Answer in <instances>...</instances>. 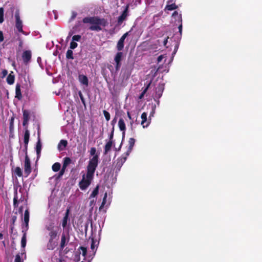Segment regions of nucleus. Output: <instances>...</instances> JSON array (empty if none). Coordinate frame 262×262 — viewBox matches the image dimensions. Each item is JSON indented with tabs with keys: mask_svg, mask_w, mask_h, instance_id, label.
I'll list each match as a JSON object with an SVG mask.
<instances>
[{
	"mask_svg": "<svg viewBox=\"0 0 262 262\" xmlns=\"http://www.w3.org/2000/svg\"><path fill=\"white\" fill-rule=\"evenodd\" d=\"M113 141H108L104 146L103 154L104 155H107V153L111 150V148L113 145Z\"/></svg>",
	"mask_w": 262,
	"mask_h": 262,
	"instance_id": "dca6fc26",
	"label": "nucleus"
},
{
	"mask_svg": "<svg viewBox=\"0 0 262 262\" xmlns=\"http://www.w3.org/2000/svg\"><path fill=\"white\" fill-rule=\"evenodd\" d=\"M135 143V139L133 138H129L128 140V147L126 151V156H129Z\"/></svg>",
	"mask_w": 262,
	"mask_h": 262,
	"instance_id": "f8f14e48",
	"label": "nucleus"
},
{
	"mask_svg": "<svg viewBox=\"0 0 262 262\" xmlns=\"http://www.w3.org/2000/svg\"><path fill=\"white\" fill-rule=\"evenodd\" d=\"M123 164L121 163V162H120L118 160H117V164L116 165H117V166L118 167H121L122 166Z\"/></svg>",
	"mask_w": 262,
	"mask_h": 262,
	"instance_id": "bf43d9fd",
	"label": "nucleus"
},
{
	"mask_svg": "<svg viewBox=\"0 0 262 262\" xmlns=\"http://www.w3.org/2000/svg\"><path fill=\"white\" fill-rule=\"evenodd\" d=\"M30 138V132L27 129V126L26 127V129L24 134V142L25 144H28Z\"/></svg>",
	"mask_w": 262,
	"mask_h": 262,
	"instance_id": "aec40b11",
	"label": "nucleus"
},
{
	"mask_svg": "<svg viewBox=\"0 0 262 262\" xmlns=\"http://www.w3.org/2000/svg\"><path fill=\"white\" fill-rule=\"evenodd\" d=\"M4 39L3 33L2 31H0V42H2Z\"/></svg>",
	"mask_w": 262,
	"mask_h": 262,
	"instance_id": "6e6d98bb",
	"label": "nucleus"
},
{
	"mask_svg": "<svg viewBox=\"0 0 262 262\" xmlns=\"http://www.w3.org/2000/svg\"><path fill=\"white\" fill-rule=\"evenodd\" d=\"M82 22L84 24H91L92 25L89 27L91 31H99L102 30L100 26L106 27L108 25L106 19L100 18L98 16L85 17L83 18Z\"/></svg>",
	"mask_w": 262,
	"mask_h": 262,
	"instance_id": "f03ea898",
	"label": "nucleus"
},
{
	"mask_svg": "<svg viewBox=\"0 0 262 262\" xmlns=\"http://www.w3.org/2000/svg\"><path fill=\"white\" fill-rule=\"evenodd\" d=\"M78 94H79V97L81 100L82 103L84 105H85V99L83 97V96L82 93L80 91V92H79Z\"/></svg>",
	"mask_w": 262,
	"mask_h": 262,
	"instance_id": "37998d69",
	"label": "nucleus"
},
{
	"mask_svg": "<svg viewBox=\"0 0 262 262\" xmlns=\"http://www.w3.org/2000/svg\"><path fill=\"white\" fill-rule=\"evenodd\" d=\"M66 236L64 233H62L61 238L60 248L63 249L66 246Z\"/></svg>",
	"mask_w": 262,
	"mask_h": 262,
	"instance_id": "b1692460",
	"label": "nucleus"
},
{
	"mask_svg": "<svg viewBox=\"0 0 262 262\" xmlns=\"http://www.w3.org/2000/svg\"><path fill=\"white\" fill-rule=\"evenodd\" d=\"M2 77L3 78L7 75L8 71H7V70L4 69L2 71Z\"/></svg>",
	"mask_w": 262,
	"mask_h": 262,
	"instance_id": "5fc2aeb1",
	"label": "nucleus"
},
{
	"mask_svg": "<svg viewBox=\"0 0 262 262\" xmlns=\"http://www.w3.org/2000/svg\"><path fill=\"white\" fill-rule=\"evenodd\" d=\"M133 30V28H132L130 29V30L128 32H127L126 33H125L120 38V39L123 40H125V38L129 35V33L132 31V30Z\"/></svg>",
	"mask_w": 262,
	"mask_h": 262,
	"instance_id": "a19ab883",
	"label": "nucleus"
},
{
	"mask_svg": "<svg viewBox=\"0 0 262 262\" xmlns=\"http://www.w3.org/2000/svg\"><path fill=\"white\" fill-rule=\"evenodd\" d=\"M78 80L79 82L82 84L86 86L89 85V80L88 77L84 75H79Z\"/></svg>",
	"mask_w": 262,
	"mask_h": 262,
	"instance_id": "ddd939ff",
	"label": "nucleus"
},
{
	"mask_svg": "<svg viewBox=\"0 0 262 262\" xmlns=\"http://www.w3.org/2000/svg\"><path fill=\"white\" fill-rule=\"evenodd\" d=\"M47 229L50 232L55 230L54 226L53 225H50L49 226L47 227Z\"/></svg>",
	"mask_w": 262,
	"mask_h": 262,
	"instance_id": "8fccbe9b",
	"label": "nucleus"
},
{
	"mask_svg": "<svg viewBox=\"0 0 262 262\" xmlns=\"http://www.w3.org/2000/svg\"><path fill=\"white\" fill-rule=\"evenodd\" d=\"M163 58V56L162 55H160L158 58H157V61L158 62H160L162 61V59Z\"/></svg>",
	"mask_w": 262,
	"mask_h": 262,
	"instance_id": "13d9d810",
	"label": "nucleus"
},
{
	"mask_svg": "<svg viewBox=\"0 0 262 262\" xmlns=\"http://www.w3.org/2000/svg\"><path fill=\"white\" fill-rule=\"evenodd\" d=\"M118 126L120 130L122 131L123 138L125 136V130L126 129V126L124 120L122 118H120L118 121Z\"/></svg>",
	"mask_w": 262,
	"mask_h": 262,
	"instance_id": "9b49d317",
	"label": "nucleus"
},
{
	"mask_svg": "<svg viewBox=\"0 0 262 262\" xmlns=\"http://www.w3.org/2000/svg\"><path fill=\"white\" fill-rule=\"evenodd\" d=\"M68 145V141L66 140L60 141L58 145V149L59 151H62L65 149Z\"/></svg>",
	"mask_w": 262,
	"mask_h": 262,
	"instance_id": "f3484780",
	"label": "nucleus"
},
{
	"mask_svg": "<svg viewBox=\"0 0 262 262\" xmlns=\"http://www.w3.org/2000/svg\"><path fill=\"white\" fill-rule=\"evenodd\" d=\"M133 30V28H132L130 29V30L128 32H127L126 33H125L120 38V39L123 40H125V38L129 35V33L132 31V30Z\"/></svg>",
	"mask_w": 262,
	"mask_h": 262,
	"instance_id": "79ce46f5",
	"label": "nucleus"
},
{
	"mask_svg": "<svg viewBox=\"0 0 262 262\" xmlns=\"http://www.w3.org/2000/svg\"><path fill=\"white\" fill-rule=\"evenodd\" d=\"M4 9L3 7L0 8V24L4 21Z\"/></svg>",
	"mask_w": 262,
	"mask_h": 262,
	"instance_id": "473e14b6",
	"label": "nucleus"
},
{
	"mask_svg": "<svg viewBox=\"0 0 262 262\" xmlns=\"http://www.w3.org/2000/svg\"><path fill=\"white\" fill-rule=\"evenodd\" d=\"M14 262H23L21 260V257L19 254L16 255Z\"/></svg>",
	"mask_w": 262,
	"mask_h": 262,
	"instance_id": "09e8293b",
	"label": "nucleus"
},
{
	"mask_svg": "<svg viewBox=\"0 0 262 262\" xmlns=\"http://www.w3.org/2000/svg\"><path fill=\"white\" fill-rule=\"evenodd\" d=\"M27 150H28V144H25L24 148L23 149V151L25 153V156H28Z\"/></svg>",
	"mask_w": 262,
	"mask_h": 262,
	"instance_id": "603ef678",
	"label": "nucleus"
},
{
	"mask_svg": "<svg viewBox=\"0 0 262 262\" xmlns=\"http://www.w3.org/2000/svg\"><path fill=\"white\" fill-rule=\"evenodd\" d=\"M17 40L18 41V48H19V50H20L23 48V44H24L23 40L19 37L17 38Z\"/></svg>",
	"mask_w": 262,
	"mask_h": 262,
	"instance_id": "f704fd0d",
	"label": "nucleus"
},
{
	"mask_svg": "<svg viewBox=\"0 0 262 262\" xmlns=\"http://www.w3.org/2000/svg\"><path fill=\"white\" fill-rule=\"evenodd\" d=\"M26 234L24 233L21 240V247L24 248L26 246Z\"/></svg>",
	"mask_w": 262,
	"mask_h": 262,
	"instance_id": "7c9ffc66",
	"label": "nucleus"
},
{
	"mask_svg": "<svg viewBox=\"0 0 262 262\" xmlns=\"http://www.w3.org/2000/svg\"><path fill=\"white\" fill-rule=\"evenodd\" d=\"M23 125L24 126H27L28 122L30 119V112L27 110H23Z\"/></svg>",
	"mask_w": 262,
	"mask_h": 262,
	"instance_id": "1a4fd4ad",
	"label": "nucleus"
},
{
	"mask_svg": "<svg viewBox=\"0 0 262 262\" xmlns=\"http://www.w3.org/2000/svg\"><path fill=\"white\" fill-rule=\"evenodd\" d=\"M15 27L18 30L19 32H20L24 34H26L25 32L23 29V21L20 19V15H19V10H16L15 13Z\"/></svg>",
	"mask_w": 262,
	"mask_h": 262,
	"instance_id": "20e7f679",
	"label": "nucleus"
},
{
	"mask_svg": "<svg viewBox=\"0 0 262 262\" xmlns=\"http://www.w3.org/2000/svg\"><path fill=\"white\" fill-rule=\"evenodd\" d=\"M124 46V40L120 38L119 39V40L117 43V46H116V49H117V51H121L123 49Z\"/></svg>",
	"mask_w": 262,
	"mask_h": 262,
	"instance_id": "6ab92c4d",
	"label": "nucleus"
},
{
	"mask_svg": "<svg viewBox=\"0 0 262 262\" xmlns=\"http://www.w3.org/2000/svg\"><path fill=\"white\" fill-rule=\"evenodd\" d=\"M105 203H106V202H102V203L99 207V210H101L103 207V206H104Z\"/></svg>",
	"mask_w": 262,
	"mask_h": 262,
	"instance_id": "69168bd1",
	"label": "nucleus"
},
{
	"mask_svg": "<svg viewBox=\"0 0 262 262\" xmlns=\"http://www.w3.org/2000/svg\"><path fill=\"white\" fill-rule=\"evenodd\" d=\"M71 162V159L69 157H65L63 159V163L62 165V167L63 168H67V166L70 164Z\"/></svg>",
	"mask_w": 262,
	"mask_h": 262,
	"instance_id": "bb28decb",
	"label": "nucleus"
},
{
	"mask_svg": "<svg viewBox=\"0 0 262 262\" xmlns=\"http://www.w3.org/2000/svg\"><path fill=\"white\" fill-rule=\"evenodd\" d=\"M79 248H80V249L81 251V253H82V256L85 257L86 256V253H87L86 248L81 246V247H80Z\"/></svg>",
	"mask_w": 262,
	"mask_h": 262,
	"instance_id": "58836bf2",
	"label": "nucleus"
},
{
	"mask_svg": "<svg viewBox=\"0 0 262 262\" xmlns=\"http://www.w3.org/2000/svg\"><path fill=\"white\" fill-rule=\"evenodd\" d=\"M122 58L123 53L121 51H118L114 57V61L116 63L115 69L116 71H118L121 66V61Z\"/></svg>",
	"mask_w": 262,
	"mask_h": 262,
	"instance_id": "423d86ee",
	"label": "nucleus"
},
{
	"mask_svg": "<svg viewBox=\"0 0 262 262\" xmlns=\"http://www.w3.org/2000/svg\"><path fill=\"white\" fill-rule=\"evenodd\" d=\"M66 168H63V167H62L61 169L60 170L59 172L58 173L56 179H59L64 174L65 172Z\"/></svg>",
	"mask_w": 262,
	"mask_h": 262,
	"instance_id": "e433bc0d",
	"label": "nucleus"
},
{
	"mask_svg": "<svg viewBox=\"0 0 262 262\" xmlns=\"http://www.w3.org/2000/svg\"><path fill=\"white\" fill-rule=\"evenodd\" d=\"M96 241H95L94 238H92V242L91 244V248L92 250H94L95 248V243Z\"/></svg>",
	"mask_w": 262,
	"mask_h": 262,
	"instance_id": "de8ad7c7",
	"label": "nucleus"
},
{
	"mask_svg": "<svg viewBox=\"0 0 262 262\" xmlns=\"http://www.w3.org/2000/svg\"><path fill=\"white\" fill-rule=\"evenodd\" d=\"M114 127L113 126L112 128V130L111 134L109 136V141H113V137H114Z\"/></svg>",
	"mask_w": 262,
	"mask_h": 262,
	"instance_id": "3c124183",
	"label": "nucleus"
},
{
	"mask_svg": "<svg viewBox=\"0 0 262 262\" xmlns=\"http://www.w3.org/2000/svg\"><path fill=\"white\" fill-rule=\"evenodd\" d=\"M13 205L15 208L18 207L17 190H16L15 192V195L13 199Z\"/></svg>",
	"mask_w": 262,
	"mask_h": 262,
	"instance_id": "2f4dec72",
	"label": "nucleus"
},
{
	"mask_svg": "<svg viewBox=\"0 0 262 262\" xmlns=\"http://www.w3.org/2000/svg\"><path fill=\"white\" fill-rule=\"evenodd\" d=\"M22 97L20 85L19 83H17L15 87V98L18 100H21Z\"/></svg>",
	"mask_w": 262,
	"mask_h": 262,
	"instance_id": "2eb2a0df",
	"label": "nucleus"
},
{
	"mask_svg": "<svg viewBox=\"0 0 262 262\" xmlns=\"http://www.w3.org/2000/svg\"><path fill=\"white\" fill-rule=\"evenodd\" d=\"M29 222V212L28 209H26L24 213V222L26 224V226L28 227Z\"/></svg>",
	"mask_w": 262,
	"mask_h": 262,
	"instance_id": "5701e85b",
	"label": "nucleus"
},
{
	"mask_svg": "<svg viewBox=\"0 0 262 262\" xmlns=\"http://www.w3.org/2000/svg\"><path fill=\"white\" fill-rule=\"evenodd\" d=\"M24 172L26 177H27L31 172V162L28 156H25L24 163Z\"/></svg>",
	"mask_w": 262,
	"mask_h": 262,
	"instance_id": "39448f33",
	"label": "nucleus"
},
{
	"mask_svg": "<svg viewBox=\"0 0 262 262\" xmlns=\"http://www.w3.org/2000/svg\"><path fill=\"white\" fill-rule=\"evenodd\" d=\"M98 191H99V186L97 185L95 188L93 190V191H92V193L90 195V198H94L97 195V194H98Z\"/></svg>",
	"mask_w": 262,
	"mask_h": 262,
	"instance_id": "c756f323",
	"label": "nucleus"
},
{
	"mask_svg": "<svg viewBox=\"0 0 262 262\" xmlns=\"http://www.w3.org/2000/svg\"><path fill=\"white\" fill-rule=\"evenodd\" d=\"M32 54L30 50L25 51L22 54V59L24 64H27L31 60Z\"/></svg>",
	"mask_w": 262,
	"mask_h": 262,
	"instance_id": "6e6552de",
	"label": "nucleus"
},
{
	"mask_svg": "<svg viewBox=\"0 0 262 262\" xmlns=\"http://www.w3.org/2000/svg\"><path fill=\"white\" fill-rule=\"evenodd\" d=\"M78 46V44L75 42V41H72L71 42H70V48L72 50L73 49H74L75 48H76Z\"/></svg>",
	"mask_w": 262,
	"mask_h": 262,
	"instance_id": "ea45409f",
	"label": "nucleus"
},
{
	"mask_svg": "<svg viewBox=\"0 0 262 262\" xmlns=\"http://www.w3.org/2000/svg\"><path fill=\"white\" fill-rule=\"evenodd\" d=\"M178 46H179L178 45H177L175 46L174 49V51L173 52V54H176V53L177 51V50L178 49Z\"/></svg>",
	"mask_w": 262,
	"mask_h": 262,
	"instance_id": "680f3d73",
	"label": "nucleus"
},
{
	"mask_svg": "<svg viewBox=\"0 0 262 262\" xmlns=\"http://www.w3.org/2000/svg\"><path fill=\"white\" fill-rule=\"evenodd\" d=\"M70 211V208H68L66 209V211L62 221V226L63 228H64L67 225V222L69 220Z\"/></svg>",
	"mask_w": 262,
	"mask_h": 262,
	"instance_id": "9d476101",
	"label": "nucleus"
},
{
	"mask_svg": "<svg viewBox=\"0 0 262 262\" xmlns=\"http://www.w3.org/2000/svg\"><path fill=\"white\" fill-rule=\"evenodd\" d=\"M17 220V216L16 215H13L11 216V225H15V223Z\"/></svg>",
	"mask_w": 262,
	"mask_h": 262,
	"instance_id": "49530a36",
	"label": "nucleus"
},
{
	"mask_svg": "<svg viewBox=\"0 0 262 262\" xmlns=\"http://www.w3.org/2000/svg\"><path fill=\"white\" fill-rule=\"evenodd\" d=\"M77 13L75 11H73L72 13V15L71 16V18H70L69 21H73L77 16Z\"/></svg>",
	"mask_w": 262,
	"mask_h": 262,
	"instance_id": "a18cd8bd",
	"label": "nucleus"
},
{
	"mask_svg": "<svg viewBox=\"0 0 262 262\" xmlns=\"http://www.w3.org/2000/svg\"><path fill=\"white\" fill-rule=\"evenodd\" d=\"M13 121H14V118H11L10 119V126H9L10 130H12L13 128Z\"/></svg>",
	"mask_w": 262,
	"mask_h": 262,
	"instance_id": "864d4df0",
	"label": "nucleus"
},
{
	"mask_svg": "<svg viewBox=\"0 0 262 262\" xmlns=\"http://www.w3.org/2000/svg\"><path fill=\"white\" fill-rule=\"evenodd\" d=\"M164 89V85L161 84H159L156 89V95L158 98L161 97L162 96L163 91Z\"/></svg>",
	"mask_w": 262,
	"mask_h": 262,
	"instance_id": "a211bd4d",
	"label": "nucleus"
},
{
	"mask_svg": "<svg viewBox=\"0 0 262 262\" xmlns=\"http://www.w3.org/2000/svg\"><path fill=\"white\" fill-rule=\"evenodd\" d=\"M98 162V155H95L90 159L87 166L86 176L84 174L82 176V179L79 183V187L81 190L86 189L91 184Z\"/></svg>",
	"mask_w": 262,
	"mask_h": 262,
	"instance_id": "f257e3e1",
	"label": "nucleus"
},
{
	"mask_svg": "<svg viewBox=\"0 0 262 262\" xmlns=\"http://www.w3.org/2000/svg\"><path fill=\"white\" fill-rule=\"evenodd\" d=\"M116 118H115L112 121V122H111V124L112 125H113V126L114 125V124L116 123Z\"/></svg>",
	"mask_w": 262,
	"mask_h": 262,
	"instance_id": "774afa93",
	"label": "nucleus"
},
{
	"mask_svg": "<svg viewBox=\"0 0 262 262\" xmlns=\"http://www.w3.org/2000/svg\"><path fill=\"white\" fill-rule=\"evenodd\" d=\"M168 37H167L163 41V45L164 46H166V45H167V40H168Z\"/></svg>",
	"mask_w": 262,
	"mask_h": 262,
	"instance_id": "052dcab7",
	"label": "nucleus"
},
{
	"mask_svg": "<svg viewBox=\"0 0 262 262\" xmlns=\"http://www.w3.org/2000/svg\"><path fill=\"white\" fill-rule=\"evenodd\" d=\"M141 118L142 119L141 125L145 128L148 126L149 122H147V113L144 112L142 114Z\"/></svg>",
	"mask_w": 262,
	"mask_h": 262,
	"instance_id": "4468645a",
	"label": "nucleus"
},
{
	"mask_svg": "<svg viewBox=\"0 0 262 262\" xmlns=\"http://www.w3.org/2000/svg\"><path fill=\"white\" fill-rule=\"evenodd\" d=\"M12 73L13 72H11V73L8 75L6 79L7 82L10 85L13 84L15 80V76L14 75L12 74Z\"/></svg>",
	"mask_w": 262,
	"mask_h": 262,
	"instance_id": "412c9836",
	"label": "nucleus"
},
{
	"mask_svg": "<svg viewBox=\"0 0 262 262\" xmlns=\"http://www.w3.org/2000/svg\"><path fill=\"white\" fill-rule=\"evenodd\" d=\"M124 156H122L121 157L118 159L117 160L121 162V163L123 164L126 160L127 157L128 156H126V152L124 154Z\"/></svg>",
	"mask_w": 262,
	"mask_h": 262,
	"instance_id": "c9c22d12",
	"label": "nucleus"
},
{
	"mask_svg": "<svg viewBox=\"0 0 262 262\" xmlns=\"http://www.w3.org/2000/svg\"><path fill=\"white\" fill-rule=\"evenodd\" d=\"M96 149L95 147H92L90 151V154L91 156H94L95 155H96Z\"/></svg>",
	"mask_w": 262,
	"mask_h": 262,
	"instance_id": "c03bdc74",
	"label": "nucleus"
},
{
	"mask_svg": "<svg viewBox=\"0 0 262 262\" xmlns=\"http://www.w3.org/2000/svg\"><path fill=\"white\" fill-rule=\"evenodd\" d=\"M105 203H106V202H102V203L99 207V210H101L103 207V206H104Z\"/></svg>",
	"mask_w": 262,
	"mask_h": 262,
	"instance_id": "0e129e2a",
	"label": "nucleus"
},
{
	"mask_svg": "<svg viewBox=\"0 0 262 262\" xmlns=\"http://www.w3.org/2000/svg\"><path fill=\"white\" fill-rule=\"evenodd\" d=\"M105 203H106V202H102V203L99 207V210H101L103 207V206H104Z\"/></svg>",
	"mask_w": 262,
	"mask_h": 262,
	"instance_id": "338daca9",
	"label": "nucleus"
},
{
	"mask_svg": "<svg viewBox=\"0 0 262 262\" xmlns=\"http://www.w3.org/2000/svg\"><path fill=\"white\" fill-rule=\"evenodd\" d=\"M58 234V231L56 230L51 231L49 233V235L50 236L49 243L47 245L48 249L50 250H53L55 248L56 244L55 242H54V239L56 237Z\"/></svg>",
	"mask_w": 262,
	"mask_h": 262,
	"instance_id": "7ed1b4c3",
	"label": "nucleus"
},
{
	"mask_svg": "<svg viewBox=\"0 0 262 262\" xmlns=\"http://www.w3.org/2000/svg\"><path fill=\"white\" fill-rule=\"evenodd\" d=\"M178 8V6H177L175 3H172L170 4V2H167V4L166 6L165 9L169 10V11H172L173 10H175Z\"/></svg>",
	"mask_w": 262,
	"mask_h": 262,
	"instance_id": "4be33fe9",
	"label": "nucleus"
},
{
	"mask_svg": "<svg viewBox=\"0 0 262 262\" xmlns=\"http://www.w3.org/2000/svg\"><path fill=\"white\" fill-rule=\"evenodd\" d=\"M66 58L68 59H73L74 56H73V52L72 50V49H69L67 51L66 53Z\"/></svg>",
	"mask_w": 262,
	"mask_h": 262,
	"instance_id": "cd10ccee",
	"label": "nucleus"
},
{
	"mask_svg": "<svg viewBox=\"0 0 262 262\" xmlns=\"http://www.w3.org/2000/svg\"><path fill=\"white\" fill-rule=\"evenodd\" d=\"M146 93V90L145 91L143 90V92L141 93V94L140 95L139 98L142 99Z\"/></svg>",
	"mask_w": 262,
	"mask_h": 262,
	"instance_id": "4d7b16f0",
	"label": "nucleus"
},
{
	"mask_svg": "<svg viewBox=\"0 0 262 262\" xmlns=\"http://www.w3.org/2000/svg\"><path fill=\"white\" fill-rule=\"evenodd\" d=\"M14 174L19 177L23 176V172L21 168L19 167H16L14 169Z\"/></svg>",
	"mask_w": 262,
	"mask_h": 262,
	"instance_id": "c85d7f7f",
	"label": "nucleus"
},
{
	"mask_svg": "<svg viewBox=\"0 0 262 262\" xmlns=\"http://www.w3.org/2000/svg\"><path fill=\"white\" fill-rule=\"evenodd\" d=\"M81 38V36L80 35H75L72 37V40L74 41H79Z\"/></svg>",
	"mask_w": 262,
	"mask_h": 262,
	"instance_id": "4c0bfd02",
	"label": "nucleus"
},
{
	"mask_svg": "<svg viewBox=\"0 0 262 262\" xmlns=\"http://www.w3.org/2000/svg\"><path fill=\"white\" fill-rule=\"evenodd\" d=\"M106 198H107V193L105 192L104 194V195L103 196L102 202H106Z\"/></svg>",
	"mask_w": 262,
	"mask_h": 262,
	"instance_id": "e2e57ef3",
	"label": "nucleus"
},
{
	"mask_svg": "<svg viewBox=\"0 0 262 262\" xmlns=\"http://www.w3.org/2000/svg\"><path fill=\"white\" fill-rule=\"evenodd\" d=\"M41 149V144L40 140L39 138L38 137V139L37 142L36 143V152L38 155H39L40 154Z\"/></svg>",
	"mask_w": 262,
	"mask_h": 262,
	"instance_id": "393cba45",
	"label": "nucleus"
},
{
	"mask_svg": "<svg viewBox=\"0 0 262 262\" xmlns=\"http://www.w3.org/2000/svg\"><path fill=\"white\" fill-rule=\"evenodd\" d=\"M61 167V165L58 162L55 163L52 166V169L54 172L58 171Z\"/></svg>",
	"mask_w": 262,
	"mask_h": 262,
	"instance_id": "a878e982",
	"label": "nucleus"
},
{
	"mask_svg": "<svg viewBox=\"0 0 262 262\" xmlns=\"http://www.w3.org/2000/svg\"><path fill=\"white\" fill-rule=\"evenodd\" d=\"M103 115L105 117V118L107 121H108L110 120L111 116L110 113L106 111V110H104L103 111Z\"/></svg>",
	"mask_w": 262,
	"mask_h": 262,
	"instance_id": "72a5a7b5",
	"label": "nucleus"
},
{
	"mask_svg": "<svg viewBox=\"0 0 262 262\" xmlns=\"http://www.w3.org/2000/svg\"><path fill=\"white\" fill-rule=\"evenodd\" d=\"M128 6H126L124 11L122 12L121 15L119 16L117 19L118 25H120L122 24L123 21L125 20L128 15Z\"/></svg>",
	"mask_w": 262,
	"mask_h": 262,
	"instance_id": "0eeeda50",
	"label": "nucleus"
}]
</instances>
